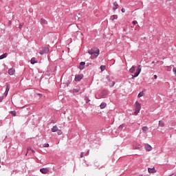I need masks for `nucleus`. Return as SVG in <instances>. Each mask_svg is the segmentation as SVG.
<instances>
[{
  "label": "nucleus",
  "instance_id": "nucleus-1",
  "mask_svg": "<svg viewBox=\"0 0 176 176\" xmlns=\"http://www.w3.org/2000/svg\"><path fill=\"white\" fill-rule=\"evenodd\" d=\"M88 53L91 56H94L95 58H97V56H100V50L98 48H92L88 51Z\"/></svg>",
  "mask_w": 176,
  "mask_h": 176
},
{
  "label": "nucleus",
  "instance_id": "nucleus-2",
  "mask_svg": "<svg viewBox=\"0 0 176 176\" xmlns=\"http://www.w3.org/2000/svg\"><path fill=\"white\" fill-rule=\"evenodd\" d=\"M108 96V91L103 89L102 91L100 92L98 94V99L100 98H105Z\"/></svg>",
  "mask_w": 176,
  "mask_h": 176
},
{
  "label": "nucleus",
  "instance_id": "nucleus-3",
  "mask_svg": "<svg viewBox=\"0 0 176 176\" xmlns=\"http://www.w3.org/2000/svg\"><path fill=\"white\" fill-rule=\"evenodd\" d=\"M135 111L134 112V113H140V111H141V104L140 102H138V101H136L135 103Z\"/></svg>",
  "mask_w": 176,
  "mask_h": 176
},
{
  "label": "nucleus",
  "instance_id": "nucleus-4",
  "mask_svg": "<svg viewBox=\"0 0 176 176\" xmlns=\"http://www.w3.org/2000/svg\"><path fill=\"white\" fill-rule=\"evenodd\" d=\"M49 47H44L41 50L39 51V54H45L49 53Z\"/></svg>",
  "mask_w": 176,
  "mask_h": 176
},
{
  "label": "nucleus",
  "instance_id": "nucleus-5",
  "mask_svg": "<svg viewBox=\"0 0 176 176\" xmlns=\"http://www.w3.org/2000/svg\"><path fill=\"white\" fill-rule=\"evenodd\" d=\"M141 70H142L141 66L140 65H138V69H136V72L133 76V78H137V76H138V75H140V74H141Z\"/></svg>",
  "mask_w": 176,
  "mask_h": 176
},
{
  "label": "nucleus",
  "instance_id": "nucleus-6",
  "mask_svg": "<svg viewBox=\"0 0 176 176\" xmlns=\"http://www.w3.org/2000/svg\"><path fill=\"white\" fill-rule=\"evenodd\" d=\"M82 79H83V74H79V75H76L75 76L74 80L76 82H80V80H82Z\"/></svg>",
  "mask_w": 176,
  "mask_h": 176
},
{
  "label": "nucleus",
  "instance_id": "nucleus-7",
  "mask_svg": "<svg viewBox=\"0 0 176 176\" xmlns=\"http://www.w3.org/2000/svg\"><path fill=\"white\" fill-rule=\"evenodd\" d=\"M40 171L42 174H47V173H49V169L47 168H42L40 169Z\"/></svg>",
  "mask_w": 176,
  "mask_h": 176
},
{
  "label": "nucleus",
  "instance_id": "nucleus-8",
  "mask_svg": "<svg viewBox=\"0 0 176 176\" xmlns=\"http://www.w3.org/2000/svg\"><path fill=\"white\" fill-rule=\"evenodd\" d=\"M145 149H146V151H147V152H149V151H152V146L148 144H146Z\"/></svg>",
  "mask_w": 176,
  "mask_h": 176
},
{
  "label": "nucleus",
  "instance_id": "nucleus-9",
  "mask_svg": "<svg viewBox=\"0 0 176 176\" xmlns=\"http://www.w3.org/2000/svg\"><path fill=\"white\" fill-rule=\"evenodd\" d=\"M148 171L150 174H153L155 173H156V169H155V167L153 168H148Z\"/></svg>",
  "mask_w": 176,
  "mask_h": 176
},
{
  "label": "nucleus",
  "instance_id": "nucleus-10",
  "mask_svg": "<svg viewBox=\"0 0 176 176\" xmlns=\"http://www.w3.org/2000/svg\"><path fill=\"white\" fill-rule=\"evenodd\" d=\"M10 90V85H7L6 88L5 94L6 96H8V93H9V91Z\"/></svg>",
  "mask_w": 176,
  "mask_h": 176
},
{
  "label": "nucleus",
  "instance_id": "nucleus-11",
  "mask_svg": "<svg viewBox=\"0 0 176 176\" xmlns=\"http://www.w3.org/2000/svg\"><path fill=\"white\" fill-rule=\"evenodd\" d=\"M135 68H137V66H132V67L129 69V72H131V74H134V72H135Z\"/></svg>",
  "mask_w": 176,
  "mask_h": 176
},
{
  "label": "nucleus",
  "instance_id": "nucleus-12",
  "mask_svg": "<svg viewBox=\"0 0 176 176\" xmlns=\"http://www.w3.org/2000/svg\"><path fill=\"white\" fill-rule=\"evenodd\" d=\"M85 62H80L79 65V69H85Z\"/></svg>",
  "mask_w": 176,
  "mask_h": 176
},
{
  "label": "nucleus",
  "instance_id": "nucleus-13",
  "mask_svg": "<svg viewBox=\"0 0 176 176\" xmlns=\"http://www.w3.org/2000/svg\"><path fill=\"white\" fill-rule=\"evenodd\" d=\"M58 131V127H57V126H54L52 129L51 131H52V133H56V131Z\"/></svg>",
  "mask_w": 176,
  "mask_h": 176
},
{
  "label": "nucleus",
  "instance_id": "nucleus-14",
  "mask_svg": "<svg viewBox=\"0 0 176 176\" xmlns=\"http://www.w3.org/2000/svg\"><path fill=\"white\" fill-rule=\"evenodd\" d=\"M118 6H119V5L118 4V3L116 1H115L113 3V10H116V9H118Z\"/></svg>",
  "mask_w": 176,
  "mask_h": 176
},
{
  "label": "nucleus",
  "instance_id": "nucleus-15",
  "mask_svg": "<svg viewBox=\"0 0 176 176\" xmlns=\"http://www.w3.org/2000/svg\"><path fill=\"white\" fill-rule=\"evenodd\" d=\"M158 125L160 126V127H164V126H166V124L164 123V122L160 120Z\"/></svg>",
  "mask_w": 176,
  "mask_h": 176
},
{
  "label": "nucleus",
  "instance_id": "nucleus-16",
  "mask_svg": "<svg viewBox=\"0 0 176 176\" xmlns=\"http://www.w3.org/2000/svg\"><path fill=\"white\" fill-rule=\"evenodd\" d=\"M8 57V53H5L0 56V60H3V58H6Z\"/></svg>",
  "mask_w": 176,
  "mask_h": 176
},
{
  "label": "nucleus",
  "instance_id": "nucleus-17",
  "mask_svg": "<svg viewBox=\"0 0 176 176\" xmlns=\"http://www.w3.org/2000/svg\"><path fill=\"white\" fill-rule=\"evenodd\" d=\"M9 75H14V69L11 68L8 70Z\"/></svg>",
  "mask_w": 176,
  "mask_h": 176
},
{
  "label": "nucleus",
  "instance_id": "nucleus-18",
  "mask_svg": "<svg viewBox=\"0 0 176 176\" xmlns=\"http://www.w3.org/2000/svg\"><path fill=\"white\" fill-rule=\"evenodd\" d=\"M107 107V103L105 102H102L100 105V109H104Z\"/></svg>",
  "mask_w": 176,
  "mask_h": 176
},
{
  "label": "nucleus",
  "instance_id": "nucleus-19",
  "mask_svg": "<svg viewBox=\"0 0 176 176\" xmlns=\"http://www.w3.org/2000/svg\"><path fill=\"white\" fill-rule=\"evenodd\" d=\"M41 24H47V22L45 19L42 18L40 21Z\"/></svg>",
  "mask_w": 176,
  "mask_h": 176
},
{
  "label": "nucleus",
  "instance_id": "nucleus-20",
  "mask_svg": "<svg viewBox=\"0 0 176 176\" xmlns=\"http://www.w3.org/2000/svg\"><path fill=\"white\" fill-rule=\"evenodd\" d=\"M31 64H36L38 61L36 60L35 58H32L30 60Z\"/></svg>",
  "mask_w": 176,
  "mask_h": 176
},
{
  "label": "nucleus",
  "instance_id": "nucleus-21",
  "mask_svg": "<svg viewBox=\"0 0 176 176\" xmlns=\"http://www.w3.org/2000/svg\"><path fill=\"white\" fill-rule=\"evenodd\" d=\"M142 131L143 133H146V131H148V126H143Z\"/></svg>",
  "mask_w": 176,
  "mask_h": 176
},
{
  "label": "nucleus",
  "instance_id": "nucleus-22",
  "mask_svg": "<svg viewBox=\"0 0 176 176\" xmlns=\"http://www.w3.org/2000/svg\"><path fill=\"white\" fill-rule=\"evenodd\" d=\"M144 96V91H141L139 93L138 97V98H141V97H142Z\"/></svg>",
  "mask_w": 176,
  "mask_h": 176
},
{
  "label": "nucleus",
  "instance_id": "nucleus-23",
  "mask_svg": "<svg viewBox=\"0 0 176 176\" xmlns=\"http://www.w3.org/2000/svg\"><path fill=\"white\" fill-rule=\"evenodd\" d=\"M28 151H31V152L32 153H35V151H34V149H32V148H31V146L28 147Z\"/></svg>",
  "mask_w": 176,
  "mask_h": 176
},
{
  "label": "nucleus",
  "instance_id": "nucleus-24",
  "mask_svg": "<svg viewBox=\"0 0 176 176\" xmlns=\"http://www.w3.org/2000/svg\"><path fill=\"white\" fill-rule=\"evenodd\" d=\"M10 113H11L12 116H16V111H11Z\"/></svg>",
  "mask_w": 176,
  "mask_h": 176
},
{
  "label": "nucleus",
  "instance_id": "nucleus-25",
  "mask_svg": "<svg viewBox=\"0 0 176 176\" xmlns=\"http://www.w3.org/2000/svg\"><path fill=\"white\" fill-rule=\"evenodd\" d=\"M105 68H106L105 65L100 66V69H101L102 72H103V71H105Z\"/></svg>",
  "mask_w": 176,
  "mask_h": 176
},
{
  "label": "nucleus",
  "instance_id": "nucleus-26",
  "mask_svg": "<svg viewBox=\"0 0 176 176\" xmlns=\"http://www.w3.org/2000/svg\"><path fill=\"white\" fill-rule=\"evenodd\" d=\"M85 100L86 101L87 104L88 102H90V100L89 99V97H87V96H85Z\"/></svg>",
  "mask_w": 176,
  "mask_h": 176
},
{
  "label": "nucleus",
  "instance_id": "nucleus-27",
  "mask_svg": "<svg viewBox=\"0 0 176 176\" xmlns=\"http://www.w3.org/2000/svg\"><path fill=\"white\" fill-rule=\"evenodd\" d=\"M57 131L58 135H61V134H63V131L60 129H58V131Z\"/></svg>",
  "mask_w": 176,
  "mask_h": 176
},
{
  "label": "nucleus",
  "instance_id": "nucleus-28",
  "mask_svg": "<svg viewBox=\"0 0 176 176\" xmlns=\"http://www.w3.org/2000/svg\"><path fill=\"white\" fill-rule=\"evenodd\" d=\"M115 19H116V15H112L110 18V20H111L112 21H113V20H115Z\"/></svg>",
  "mask_w": 176,
  "mask_h": 176
},
{
  "label": "nucleus",
  "instance_id": "nucleus-29",
  "mask_svg": "<svg viewBox=\"0 0 176 176\" xmlns=\"http://www.w3.org/2000/svg\"><path fill=\"white\" fill-rule=\"evenodd\" d=\"M43 148H49V144L48 143H45L43 144Z\"/></svg>",
  "mask_w": 176,
  "mask_h": 176
},
{
  "label": "nucleus",
  "instance_id": "nucleus-30",
  "mask_svg": "<svg viewBox=\"0 0 176 176\" xmlns=\"http://www.w3.org/2000/svg\"><path fill=\"white\" fill-rule=\"evenodd\" d=\"M74 91L75 93H79V91H80V89H74Z\"/></svg>",
  "mask_w": 176,
  "mask_h": 176
},
{
  "label": "nucleus",
  "instance_id": "nucleus-31",
  "mask_svg": "<svg viewBox=\"0 0 176 176\" xmlns=\"http://www.w3.org/2000/svg\"><path fill=\"white\" fill-rule=\"evenodd\" d=\"M24 25V23H20L19 25V29L21 30V28H23V26Z\"/></svg>",
  "mask_w": 176,
  "mask_h": 176
},
{
  "label": "nucleus",
  "instance_id": "nucleus-32",
  "mask_svg": "<svg viewBox=\"0 0 176 176\" xmlns=\"http://www.w3.org/2000/svg\"><path fill=\"white\" fill-rule=\"evenodd\" d=\"M106 79L109 82L111 80V77L109 76H106Z\"/></svg>",
  "mask_w": 176,
  "mask_h": 176
},
{
  "label": "nucleus",
  "instance_id": "nucleus-33",
  "mask_svg": "<svg viewBox=\"0 0 176 176\" xmlns=\"http://www.w3.org/2000/svg\"><path fill=\"white\" fill-rule=\"evenodd\" d=\"M115 86V82L113 81L112 83L110 85V87H113Z\"/></svg>",
  "mask_w": 176,
  "mask_h": 176
},
{
  "label": "nucleus",
  "instance_id": "nucleus-34",
  "mask_svg": "<svg viewBox=\"0 0 176 176\" xmlns=\"http://www.w3.org/2000/svg\"><path fill=\"white\" fill-rule=\"evenodd\" d=\"M3 100V96H0V102H2Z\"/></svg>",
  "mask_w": 176,
  "mask_h": 176
},
{
  "label": "nucleus",
  "instance_id": "nucleus-35",
  "mask_svg": "<svg viewBox=\"0 0 176 176\" xmlns=\"http://www.w3.org/2000/svg\"><path fill=\"white\" fill-rule=\"evenodd\" d=\"M121 11H122V13H124V12H126V9L122 8V9H121Z\"/></svg>",
  "mask_w": 176,
  "mask_h": 176
},
{
  "label": "nucleus",
  "instance_id": "nucleus-36",
  "mask_svg": "<svg viewBox=\"0 0 176 176\" xmlns=\"http://www.w3.org/2000/svg\"><path fill=\"white\" fill-rule=\"evenodd\" d=\"M137 23H138L137 21H133V25H135V24H137Z\"/></svg>",
  "mask_w": 176,
  "mask_h": 176
},
{
  "label": "nucleus",
  "instance_id": "nucleus-37",
  "mask_svg": "<svg viewBox=\"0 0 176 176\" xmlns=\"http://www.w3.org/2000/svg\"><path fill=\"white\" fill-rule=\"evenodd\" d=\"M173 72H174L175 74H176V68H175V67L173 68Z\"/></svg>",
  "mask_w": 176,
  "mask_h": 176
},
{
  "label": "nucleus",
  "instance_id": "nucleus-38",
  "mask_svg": "<svg viewBox=\"0 0 176 176\" xmlns=\"http://www.w3.org/2000/svg\"><path fill=\"white\" fill-rule=\"evenodd\" d=\"M89 152H90V150H88L87 153L85 154V155L87 156V155H89Z\"/></svg>",
  "mask_w": 176,
  "mask_h": 176
},
{
  "label": "nucleus",
  "instance_id": "nucleus-39",
  "mask_svg": "<svg viewBox=\"0 0 176 176\" xmlns=\"http://www.w3.org/2000/svg\"><path fill=\"white\" fill-rule=\"evenodd\" d=\"M153 78L154 79H157V75H154Z\"/></svg>",
  "mask_w": 176,
  "mask_h": 176
},
{
  "label": "nucleus",
  "instance_id": "nucleus-40",
  "mask_svg": "<svg viewBox=\"0 0 176 176\" xmlns=\"http://www.w3.org/2000/svg\"><path fill=\"white\" fill-rule=\"evenodd\" d=\"M80 157H83V152H82L81 153H80Z\"/></svg>",
  "mask_w": 176,
  "mask_h": 176
},
{
  "label": "nucleus",
  "instance_id": "nucleus-41",
  "mask_svg": "<svg viewBox=\"0 0 176 176\" xmlns=\"http://www.w3.org/2000/svg\"><path fill=\"white\" fill-rule=\"evenodd\" d=\"M119 129H123V125H120Z\"/></svg>",
  "mask_w": 176,
  "mask_h": 176
},
{
  "label": "nucleus",
  "instance_id": "nucleus-42",
  "mask_svg": "<svg viewBox=\"0 0 176 176\" xmlns=\"http://www.w3.org/2000/svg\"><path fill=\"white\" fill-rule=\"evenodd\" d=\"M152 64H155V61H153V62H152Z\"/></svg>",
  "mask_w": 176,
  "mask_h": 176
},
{
  "label": "nucleus",
  "instance_id": "nucleus-43",
  "mask_svg": "<svg viewBox=\"0 0 176 176\" xmlns=\"http://www.w3.org/2000/svg\"><path fill=\"white\" fill-rule=\"evenodd\" d=\"M27 155H28V152H27V153L25 154V156H27Z\"/></svg>",
  "mask_w": 176,
  "mask_h": 176
},
{
  "label": "nucleus",
  "instance_id": "nucleus-44",
  "mask_svg": "<svg viewBox=\"0 0 176 176\" xmlns=\"http://www.w3.org/2000/svg\"><path fill=\"white\" fill-rule=\"evenodd\" d=\"M10 24H12V22H10V21H9Z\"/></svg>",
  "mask_w": 176,
  "mask_h": 176
},
{
  "label": "nucleus",
  "instance_id": "nucleus-45",
  "mask_svg": "<svg viewBox=\"0 0 176 176\" xmlns=\"http://www.w3.org/2000/svg\"><path fill=\"white\" fill-rule=\"evenodd\" d=\"M124 31H126V29H124Z\"/></svg>",
  "mask_w": 176,
  "mask_h": 176
},
{
  "label": "nucleus",
  "instance_id": "nucleus-46",
  "mask_svg": "<svg viewBox=\"0 0 176 176\" xmlns=\"http://www.w3.org/2000/svg\"><path fill=\"white\" fill-rule=\"evenodd\" d=\"M0 163H1V160H0Z\"/></svg>",
  "mask_w": 176,
  "mask_h": 176
}]
</instances>
